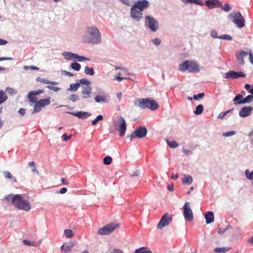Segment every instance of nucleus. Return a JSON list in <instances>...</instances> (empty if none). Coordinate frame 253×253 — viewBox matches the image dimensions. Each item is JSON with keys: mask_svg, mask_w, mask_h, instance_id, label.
I'll list each match as a JSON object with an SVG mask.
<instances>
[{"mask_svg": "<svg viewBox=\"0 0 253 253\" xmlns=\"http://www.w3.org/2000/svg\"><path fill=\"white\" fill-rule=\"evenodd\" d=\"M168 145L171 148H176L178 146V144L175 141H167Z\"/></svg>", "mask_w": 253, "mask_h": 253, "instance_id": "43", "label": "nucleus"}, {"mask_svg": "<svg viewBox=\"0 0 253 253\" xmlns=\"http://www.w3.org/2000/svg\"><path fill=\"white\" fill-rule=\"evenodd\" d=\"M101 42V34L98 29L94 26L87 27L83 38L84 43H100Z\"/></svg>", "mask_w": 253, "mask_h": 253, "instance_id": "2", "label": "nucleus"}, {"mask_svg": "<svg viewBox=\"0 0 253 253\" xmlns=\"http://www.w3.org/2000/svg\"><path fill=\"white\" fill-rule=\"evenodd\" d=\"M152 42L156 45H159L160 44L161 41L158 38H155L152 40Z\"/></svg>", "mask_w": 253, "mask_h": 253, "instance_id": "54", "label": "nucleus"}, {"mask_svg": "<svg viewBox=\"0 0 253 253\" xmlns=\"http://www.w3.org/2000/svg\"><path fill=\"white\" fill-rule=\"evenodd\" d=\"M23 242L25 245H26L28 246H32L36 247L38 245V244L35 242H30L27 240H24Z\"/></svg>", "mask_w": 253, "mask_h": 253, "instance_id": "42", "label": "nucleus"}, {"mask_svg": "<svg viewBox=\"0 0 253 253\" xmlns=\"http://www.w3.org/2000/svg\"><path fill=\"white\" fill-rule=\"evenodd\" d=\"M253 111V107L252 106H245L243 107L239 111V115L240 117L245 118L249 116Z\"/></svg>", "mask_w": 253, "mask_h": 253, "instance_id": "15", "label": "nucleus"}, {"mask_svg": "<svg viewBox=\"0 0 253 253\" xmlns=\"http://www.w3.org/2000/svg\"><path fill=\"white\" fill-rule=\"evenodd\" d=\"M111 253H124L120 249H114Z\"/></svg>", "mask_w": 253, "mask_h": 253, "instance_id": "59", "label": "nucleus"}, {"mask_svg": "<svg viewBox=\"0 0 253 253\" xmlns=\"http://www.w3.org/2000/svg\"><path fill=\"white\" fill-rule=\"evenodd\" d=\"M248 244L251 245H253V235L249 239Z\"/></svg>", "mask_w": 253, "mask_h": 253, "instance_id": "64", "label": "nucleus"}, {"mask_svg": "<svg viewBox=\"0 0 253 253\" xmlns=\"http://www.w3.org/2000/svg\"><path fill=\"white\" fill-rule=\"evenodd\" d=\"M3 173L6 178L11 179L12 177V174L8 171H4Z\"/></svg>", "mask_w": 253, "mask_h": 253, "instance_id": "50", "label": "nucleus"}, {"mask_svg": "<svg viewBox=\"0 0 253 253\" xmlns=\"http://www.w3.org/2000/svg\"><path fill=\"white\" fill-rule=\"evenodd\" d=\"M6 200L19 210L28 211L31 208L30 202L25 200L21 195H9L6 197Z\"/></svg>", "mask_w": 253, "mask_h": 253, "instance_id": "1", "label": "nucleus"}, {"mask_svg": "<svg viewBox=\"0 0 253 253\" xmlns=\"http://www.w3.org/2000/svg\"><path fill=\"white\" fill-rule=\"evenodd\" d=\"M103 119V117L102 115H98L97 117L91 122V124L93 126L95 125L97 122L99 121H102Z\"/></svg>", "mask_w": 253, "mask_h": 253, "instance_id": "40", "label": "nucleus"}, {"mask_svg": "<svg viewBox=\"0 0 253 253\" xmlns=\"http://www.w3.org/2000/svg\"><path fill=\"white\" fill-rule=\"evenodd\" d=\"M79 83H80V84H85V85H87V86H89L90 82L85 78H84V79H82L80 80Z\"/></svg>", "mask_w": 253, "mask_h": 253, "instance_id": "48", "label": "nucleus"}, {"mask_svg": "<svg viewBox=\"0 0 253 253\" xmlns=\"http://www.w3.org/2000/svg\"><path fill=\"white\" fill-rule=\"evenodd\" d=\"M211 35L214 38H217L219 37L217 36V33L215 30H212L211 32Z\"/></svg>", "mask_w": 253, "mask_h": 253, "instance_id": "56", "label": "nucleus"}, {"mask_svg": "<svg viewBox=\"0 0 253 253\" xmlns=\"http://www.w3.org/2000/svg\"><path fill=\"white\" fill-rule=\"evenodd\" d=\"M245 174L247 177V178L250 180H253V171L252 172H250L248 169H246L245 170Z\"/></svg>", "mask_w": 253, "mask_h": 253, "instance_id": "39", "label": "nucleus"}, {"mask_svg": "<svg viewBox=\"0 0 253 253\" xmlns=\"http://www.w3.org/2000/svg\"><path fill=\"white\" fill-rule=\"evenodd\" d=\"M62 138L64 141H67L71 138V135L68 136L66 133H64L62 135Z\"/></svg>", "mask_w": 253, "mask_h": 253, "instance_id": "55", "label": "nucleus"}, {"mask_svg": "<svg viewBox=\"0 0 253 253\" xmlns=\"http://www.w3.org/2000/svg\"><path fill=\"white\" fill-rule=\"evenodd\" d=\"M148 108L152 110H156L159 107V105L154 100H151L148 98Z\"/></svg>", "mask_w": 253, "mask_h": 253, "instance_id": "24", "label": "nucleus"}, {"mask_svg": "<svg viewBox=\"0 0 253 253\" xmlns=\"http://www.w3.org/2000/svg\"><path fill=\"white\" fill-rule=\"evenodd\" d=\"M249 59L251 63L253 64V55L251 53L249 54Z\"/></svg>", "mask_w": 253, "mask_h": 253, "instance_id": "63", "label": "nucleus"}, {"mask_svg": "<svg viewBox=\"0 0 253 253\" xmlns=\"http://www.w3.org/2000/svg\"><path fill=\"white\" fill-rule=\"evenodd\" d=\"M136 101L138 103V106H139L140 108L142 109H144L145 108H148V106L147 102H148V98H141L139 99Z\"/></svg>", "mask_w": 253, "mask_h": 253, "instance_id": "22", "label": "nucleus"}, {"mask_svg": "<svg viewBox=\"0 0 253 253\" xmlns=\"http://www.w3.org/2000/svg\"><path fill=\"white\" fill-rule=\"evenodd\" d=\"M246 75L243 72H236L233 71H230L225 74L224 77L226 79L231 78L237 79L239 77H245Z\"/></svg>", "mask_w": 253, "mask_h": 253, "instance_id": "14", "label": "nucleus"}, {"mask_svg": "<svg viewBox=\"0 0 253 253\" xmlns=\"http://www.w3.org/2000/svg\"><path fill=\"white\" fill-rule=\"evenodd\" d=\"M29 167H31L32 168V171L34 173H36L38 174H39V172L37 169L36 166L35 165V163L34 161H31L29 163Z\"/></svg>", "mask_w": 253, "mask_h": 253, "instance_id": "33", "label": "nucleus"}, {"mask_svg": "<svg viewBox=\"0 0 253 253\" xmlns=\"http://www.w3.org/2000/svg\"><path fill=\"white\" fill-rule=\"evenodd\" d=\"M71 67L73 69L77 71H79L81 69L80 64L76 62L72 63V64L71 65Z\"/></svg>", "mask_w": 253, "mask_h": 253, "instance_id": "38", "label": "nucleus"}, {"mask_svg": "<svg viewBox=\"0 0 253 253\" xmlns=\"http://www.w3.org/2000/svg\"><path fill=\"white\" fill-rule=\"evenodd\" d=\"M19 113L22 115V116H23L25 114V113H26V110L24 108H21L20 109V110H19Z\"/></svg>", "mask_w": 253, "mask_h": 253, "instance_id": "60", "label": "nucleus"}, {"mask_svg": "<svg viewBox=\"0 0 253 253\" xmlns=\"http://www.w3.org/2000/svg\"><path fill=\"white\" fill-rule=\"evenodd\" d=\"M200 69V66L194 60H185L179 65V69L182 72L188 70L190 73H198Z\"/></svg>", "mask_w": 253, "mask_h": 253, "instance_id": "3", "label": "nucleus"}, {"mask_svg": "<svg viewBox=\"0 0 253 253\" xmlns=\"http://www.w3.org/2000/svg\"><path fill=\"white\" fill-rule=\"evenodd\" d=\"M183 215L186 220L189 221L193 220V214L189 202L185 203L183 206Z\"/></svg>", "mask_w": 253, "mask_h": 253, "instance_id": "12", "label": "nucleus"}, {"mask_svg": "<svg viewBox=\"0 0 253 253\" xmlns=\"http://www.w3.org/2000/svg\"><path fill=\"white\" fill-rule=\"evenodd\" d=\"M248 55V53L245 51H242L239 54H236V58L239 63L240 65H243L244 64V61L243 58Z\"/></svg>", "mask_w": 253, "mask_h": 253, "instance_id": "21", "label": "nucleus"}, {"mask_svg": "<svg viewBox=\"0 0 253 253\" xmlns=\"http://www.w3.org/2000/svg\"><path fill=\"white\" fill-rule=\"evenodd\" d=\"M118 120L117 122V130L120 132V135L122 136L125 134L126 131V125L125 120L122 116L118 117Z\"/></svg>", "mask_w": 253, "mask_h": 253, "instance_id": "11", "label": "nucleus"}, {"mask_svg": "<svg viewBox=\"0 0 253 253\" xmlns=\"http://www.w3.org/2000/svg\"><path fill=\"white\" fill-rule=\"evenodd\" d=\"M46 88H47L50 90H53L55 92H57L60 90V88H59L58 87L52 86H50V85L47 86Z\"/></svg>", "mask_w": 253, "mask_h": 253, "instance_id": "53", "label": "nucleus"}, {"mask_svg": "<svg viewBox=\"0 0 253 253\" xmlns=\"http://www.w3.org/2000/svg\"><path fill=\"white\" fill-rule=\"evenodd\" d=\"M31 69L32 70H39V68L35 66H34V65H32V66H25L24 67V69L25 70H27L28 69Z\"/></svg>", "mask_w": 253, "mask_h": 253, "instance_id": "51", "label": "nucleus"}, {"mask_svg": "<svg viewBox=\"0 0 253 253\" xmlns=\"http://www.w3.org/2000/svg\"><path fill=\"white\" fill-rule=\"evenodd\" d=\"M131 17L136 21H139L142 18V11L137 10V8L132 6L130 8Z\"/></svg>", "mask_w": 253, "mask_h": 253, "instance_id": "13", "label": "nucleus"}, {"mask_svg": "<svg viewBox=\"0 0 253 253\" xmlns=\"http://www.w3.org/2000/svg\"><path fill=\"white\" fill-rule=\"evenodd\" d=\"M71 114H72L74 116L78 117V118L84 119L88 117H89L91 115L90 113L88 112H85L83 111H79L77 112H70Z\"/></svg>", "mask_w": 253, "mask_h": 253, "instance_id": "20", "label": "nucleus"}, {"mask_svg": "<svg viewBox=\"0 0 253 253\" xmlns=\"http://www.w3.org/2000/svg\"><path fill=\"white\" fill-rule=\"evenodd\" d=\"M75 59H76L78 61L81 62L83 60H89V59L87 58H86L84 56H81L76 54V56H75Z\"/></svg>", "mask_w": 253, "mask_h": 253, "instance_id": "47", "label": "nucleus"}, {"mask_svg": "<svg viewBox=\"0 0 253 253\" xmlns=\"http://www.w3.org/2000/svg\"><path fill=\"white\" fill-rule=\"evenodd\" d=\"M168 189L170 191H173L174 190V185L173 184L169 185L168 186Z\"/></svg>", "mask_w": 253, "mask_h": 253, "instance_id": "62", "label": "nucleus"}, {"mask_svg": "<svg viewBox=\"0 0 253 253\" xmlns=\"http://www.w3.org/2000/svg\"><path fill=\"white\" fill-rule=\"evenodd\" d=\"M235 134V131H228V132L223 133V135L224 136L227 137V136H230L233 135Z\"/></svg>", "mask_w": 253, "mask_h": 253, "instance_id": "52", "label": "nucleus"}, {"mask_svg": "<svg viewBox=\"0 0 253 253\" xmlns=\"http://www.w3.org/2000/svg\"><path fill=\"white\" fill-rule=\"evenodd\" d=\"M64 73V74L68 76V77H72L73 76V74L69 72L66 71H63V72Z\"/></svg>", "mask_w": 253, "mask_h": 253, "instance_id": "58", "label": "nucleus"}, {"mask_svg": "<svg viewBox=\"0 0 253 253\" xmlns=\"http://www.w3.org/2000/svg\"><path fill=\"white\" fill-rule=\"evenodd\" d=\"M35 92L34 91H30L28 93V97L29 99V101L31 102L35 103L36 102V98L35 97Z\"/></svg>", "mask_w": 253, "mask_h": 253, "instance_id": "30", "label": "nucleus"}, {"mask_svg": "<svg viewBox=\"0 0 253 253\" xmlns=\"http://www.w3.org/2000/svg\"><path fill=\"white\" fill-rule=\"evenodd\" d=\"M81 93L83 95V97L84 98H90L92 94L91 87L89 86L83 87Z\"/></svg>", "mask_w": 253, "mask_h": 253, "instance_id": "19", "label": "nucleus"}, {"mask_svg": "<svg viewBox=\"0 0 253 253\" xmlns=\"http://www.w3.org/2000/svg\"><path fill=\"white\" fill-rule=\"evenodd\" d=\"M119 226L120 225L118 223L111 222L99 228L97 231V234L101 235H109L115 229L118 228Z\"/></svg>", "mask_w": 253, "mask_h": 253, "instance_id": "5", "label": "nucleus"}, {"mask_svg": "<svg viewBox=\"0 0 253 253\" xmlns=\"http://www.w3.org/2000/svg\"><path fill=\"white\" fill-rule=\"evenodd\" d=\"M63 55L65 56V58L67 60H71L73 58L75 59V56H76V54L67 52H65L64 53H63Z\"/></svg>", "mask_w": 253, "mask_h": 253, "instance_id": "29", "label": "nucleus"}, {"mask_svg": "<svg viewBox=\"0 0 253 253\" xmlns=\"http://www.w3.org/2000/svg\"><path fill=\"white\" fill-rule=\"evenodd\" d=\"M226 115V114L225 113V112H222V113H221L220 114H219V115H218V118H219V119H223L224 118V117Z\"/></svg>", "mask_w": 253, "mask_h": 253, "instance_id": "57", "label": "nucleus"}, {"mask_svg": "<svg viewBox=\"0 0 253 253\" xmlns=\"http://www.w3.org/2000/svg\"><path fill=\"white\" fill-rule=\"evenodd\" d=\"M219 39H224V40H232V37L230 35H221L218 37Z\"/></svg>", "mask_w": 253, "mask_h": 253, "instance_id": "45", "label": "nucleus"}, {"mask_svg": "<svg viewBox=\"0 0 253 253\" xmlns=\"http://www.w3.org/2000/svg\"><path fill=\"white\" fill-rule=\"evenodd\" d=\"M75 244L73 242H69L64 244L61 247V251L63 253H68L71 251Z\"/></svg>", "mask_w": 253, "mask_h": 253, "instance_id": "18", "label": "nucleus"}, {"mask_svg": "<svg viewBox=\"0 0 253 253\" xmlns=\"http://www.w3.org/2000/svg\"><path fill=\"white\" fill-rule=\"evenodd\" d=\"M134 253H152L148 247H143L135 250Z\"/></svg>", "mask_w": 253, "mask_h": 253, "instance_id": "26", "label": "nucleus"}, {"mask_svg": "<svg viewBox=\"0 0 253 253\" xmlns=\"http://www.w3.org/2000/svg\"><path fill=\"white\" fill-rule=\"evenodd\" d=\"M80 86V83H76L74 84H71L70 87L68 89V90L76 91L79 88Z\"/></svg>", "mask_w": 253, "mask_h": 253, "instance_id": "31", "label": "nucleus"}, {"mask_svg": "<svg viewBox=\"0 0 253 253\" xmlns=\"http://www.w3.org/2000/svg\"><path fill=\"white\" fill-rule=\"evenodd\" d=\"M50 101L49 98L40 99L38 101L35 102L33 114L40 112L42 107L50 104Z\"/></svg>", "mask_w": 253, "mask_h": 253, "instance_id": "9", "label": "nucleus"}, {"mask_svg": "<svg viewBox=\"0 0 253 253\" xmlns=\"http://www.w3.org/2000/svg\"><path fill=\"white\" fill-rule=\"evenodd\" d=\"M184 2H188L190 3H195L198 5H202L203 2L202 0H182Z\"/></svg>", "mask_w": 253, "mask_h": 253, "instance_id": "32", "label": "nucleus"}, {"mask_svg": "<svg viewBox=\"0 0 253 253\" xmlns=\"http://www.w3.org/2000/svg\"><path fill=\"white\" fill-rule=\"evenodd\" d=\"M222 9L224 11H228L232 9V7L227 3H225L223 7H222Z\"/></svg>", "mask_w": 253, "mask_h": 253, "instance_id": "44", "label": "nucleus"}, {"mask_svg": "<svg viewBox=\"0 0 253 253\" xmlns=\"http://www.w3.org/2000/svg\"><path fill=\"white\" fill-rule=\"evenodd\" d=\"M206 223L210 224L214 221V214L212 211H208L205 215Z\"/></svg>", "mask_w": 253, "mask_h": 253, "instance_id": "23", "label": "nucleus"}, {"mask_svg": "<svg viewBox=\"0 0 253 253\" xmlns=\"http://www.w3.org/2000/svg\"><path fill=\"white\" fill-rule=\"evenodd\" d=\"M34 91L35 92V94H36V95H38L39 94L43 93L44 90H42V89H39L38 90Z\"/></svg>", "mask_w": 253, "mask_h": 253, "instance_id": "61", "label": "nucleus"}, {"mask_svg": "<svg viewBox=\"0 0 253 253\" xmlns=\"http://www.w3.org/2000/svg\"><path fill=\"white\" fill-rule=\"evenodd\" d=\"M69 99L73 102H75L78 99V96L76 94L71 95L69 96Z\"/></svg>", "mask_w": 253, "mask_h": 253, "instance_id": "49", "label": "nucleus"}, {"mask_svg": "<svg viewBox=\"0 0 253 253\" xmlns=\"http://www.w3.org/2000/svg\"><path fill=\"white\" fill-rule=\"evenodd\" d=\"M37 81L38 82H40L41 83H43L45 84H50L51 85H58L59 84L58 82L50 81L47 80L45 79H42L40 77H38L37 79Z\"/></svg>", "mask_w": 253, "mask_h": 253, "instance_id": "25", "label": "nucleus"}, {"mask_svg": "<svg viewBox=\"0 0 253 253\" xmlns=\"http://www.w3.org/2000/svg\"><path fill=\"white\" fill-rule=\"evenodd\" d=\"M112 159L110 156H106L103 159V163L105 165H110L111 164Z\"/></svg>", "mask_w": 253, "mask_h": 253, "instance_id": "41", "label": "nucleus"}, {"mask_svg": "<svg viewBox=\"0 0 253 253\" xmlns=\"http://www.w3.org/2000/svg\"><path fill=\"white\" fill-rule=\"evenodd\" d=\"M147 133V129L146 127L144 126H139L136 128L131 133L130 136V140L133 138H142L145 137Z\"/></svg>", "mask_w": 253, "mask_h": 253, "instance_id": "6", "label": "nucleus"}, {"mask_svg": "<svg viewBox=\"0 0 253 253\" xmlns=\"http://www.w3.org/2000/svg\"><path fill=\"white\" fill-rule=\"evenodd\" d=\"M193 181V178L190 175H186L184 178L182 179V182L184 184H190Z\"/></svg>", "mask_w": 253, "mask_h": 253, "instance_id": "28", "label": "nucleus"}, {"mask_svg": "<svg viewBox=\"0 0 253 253\" xmlns=\"http://www.w3.org/2000/svg\"><path fill=\"white\" fill-rule=\"evenodd\" d=\"M205 4L209 9L219 7L222 5V2L218 0H208Z\"/></svg>", "mask_w": 253, "mask_h": 253, "instance_id": "17", "label": "nucleus"}, {"mask_svg": "<svg viewBox=\"0 0 253 253\" xmlns=\"http://www.w3.org/2000/svg\"><path fill=\"white\" fill-rule=\"evenodd\" d=\"M204 110V107L202 105L200 104L197 106L194 113L196 115H200L202 113Z\"/></svg>", "mask_w": 253, "mask_h": 253, "instance_id": "34", "label": "nucleus"}, {"mask_svg": "<svg viewBox=\"0 0 253 253\" xmlns=\"http://www.w3.org/2000/svg\"><path fill=\"white\" fill-rule=\"evenodd\" d=\"M94 99L96 102H98V103L101 102L106 103L107 102V99L105 98H104L100 95L96 96Z\"/></svg>", "mask_w": 253, "mask_h": 253, "instance_id": "37", "label": "nucleus"}, {"mask_svg": "<svg viewBox=\"0 0 253 253\" xmlns=\"http://www.w3.org/2000/svg\"><path fill=\"white\" fill-rule=\"evenodd\" d=\"M84 72L87 75L90 76L94 74V70L92 68H89L88 66H85L84 68Z\"/></svg>", "mask_w": 253, "mask_h": 253, "instance_id": "35", "label": "nucleus"}, {"mask_svg": "<svg viewBox=\"0 0 253 253\" xmlns=\"http://www.w3.org/2000/svg\"><path fill=\"white\" fill-rule=\"evenodd\" d=\"M145 25L150 28L152 31L156 32L159 29L158 21L153 17L146 16L145 17Z\"/></svg>", "mask_w": 253, "mask_h": 253, "instance_id": "7", "label": "nucleus"}, {"mask_svg": "<svg viewBox=\"0 0 253 253\" xmlns=\"http://www.w3.org/2000/svg\"><path fill=\"white\" fill-rule=\"evenodd\" d=\"M242 94H237L233 99L235 105L242 104L251 103L253 100V95H249L242 99Z\"/></svg>", "mask_w": 253, "mask_h": 253, "instance_id": "8", "label": "nucleus"}, {"mask_svg": "<svg viewBox=\"0 0 253 253\" xmlns=\"http://www.w3.org/2000/svg\"><path fill=\"white\" fill-rule=\"evenodd\" d=\"M7 99V96L4 91L2 90H0V104H2Z\"/></svg>", "mask_w": 253, "mask_h": 253, "instance_id": "27", "label": "nucleus"}, {"mask_svg": "<svg viewBox=\"0 0 253 253\" xmlns=\"http://www.w3.org/2000/svg\"><path fill=\"white\" fill-rule=\"evenodd\" d=\"M205 95V93H199L198 94H195L193 96V98L196 100H198L202 98H203Z\"/></svg>", "mask_w": 253, "mask_h": 253, "instance_id": "46", "label": "nucleus"}, {"mask_svg": "<svg viewBox=\"0 0 253 253\" xmlns=\"http://www.w3.org/2000/svg\"><path fill=\"white\" fill-rule=\"evenodd\" d=\"M140 11H143L144 9L148 8L149 2L146 0H139L137 1L133 5Z\"/></svg>", "mask_w": 253, "mask_h": 253, "instance_id": "16", "label": "nucleus"}, {"mask_svg": "<svg viewBox=\"0 0 253 253\" xmlns=\"http://www.w3.org/2000/svg\"><path fill=\"white\" fill-rule=\"evenodd\" d=\"M64 232L65 236L68 238H71L74 236L73 232L71 229H65Z\"/></svg>", "mask_w": 253, "mask_h": 253, "instance_id": "36", "label": "nucleus"}, {"mask_svg": "<svg viewBox=\"0 0 253 253\" xmlns=\"http://www.w3.org/2000/svg\"><path fill=\"white\" fill-rule=\"evenodd\" d=\"M229 17L239 28H242L245 25V20L240 12H233Z\"/></svg>", "mask_w": 253, "mask_h": 253, "instance_id": "4", "label": "nucleus"}, {"mask_svg": "<svg viewBox=\"0 0 253 253\" xmlns=\"http://www.w3.org/2000/svg\"><path fill=\"white\" fill-rule=\"evenodd\" d=\"M172 221V217L169 213H165L162 217L157 225L159 229H162L164 227L169 225Z\"/></svg>", "mask_w": 253, "mask_h": 253, "instance_id": "10", "label": "nucleus"}]
</instances>
